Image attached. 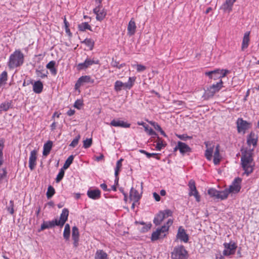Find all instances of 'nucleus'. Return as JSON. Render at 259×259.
Segmentation results:
<instances>
[{"instance_id":"9","label":"nucleus","mask_w":259,"mask_h":259,"mask_svg":"<svg viewBox=\"0 0 259 259\" xmlns=\"http://www.w3.org/2000/svg\"><path fill=\"white\" fill-rule=\"evenodd\" d=\"M99 64V61L98 60H95L94 59H92L88 57L83 63H79L77 65V68L78 70H84L93 64Z\"/></svg>"},{"instance_id":"41","label":"nucleus","mask_w":259,"mask_h":259,"mask_svg":"<svg viewBox=\"0 0 259 259\" xmlns=\"http://www.w3.org/2000/svg\"><path fill=\"white\" fill-rule=\"evenodd\" d=\"M82 43L84 44L89 47L90 50H93L95 44L94 41L91 38H86L82 41Z\"/></svg>"},{"instance_id":"21","label":"nucleus","mask_w":259,"mask_h":259,"mask_svg":"<svg viewBox=\"0 0 259 259\" xmlns=\"http://www.w3.org/2000/svg\"><path fill=\"white\" fill-rule=\"evenodd\" d=\"M55 226H57V219L49 222L44 221L43 223L41 224V227L38 230V231L39 232L41 231L44 230L45 229L52 228L55 227Z\"/></svg>"},{"instance_id":"32","label":"nucleus","mask_w":259,"mask_h":259,"mask_svg":"<svg viewBox=\"0 0 259 259\" xmlns=\"http://www.w3.org/2000/svg\"><path fill=\"white\" fill-rule=\"evenodd\" d=\"M249 32H246L244 35L241 47L242 50H244L248 47L249 42Z\"/></svg>"},{"instance_id":"17","label":"nucleus","mask_w":259,"mask_h":259,"mask_svg":"<svg viewBox=\"0 0 259 259\" xmlns=\"http://www.w3.org/2000/svg\"><path fill=\"white\" fill-rule=\"evenodd\" d=\"M37 151L33 150L31 151L29 158V167L32 170L34 169L36 165Z\"/></svg>"},{"instance_id":"22","label":"nucleus","mask_w":259,"mask_h":259,"mask_svg":"<svg viewBox=\"0 0 259 259\" xmlns=\"http://www.w3.org/2000/svg\"><path fill=\"white\" fill-rule=\"evenodd\" d=\"M79 231L77 227L74 226L72 229V238L73 240L74 246L76 247L78 245Z\"/></svg>"},{"instance_id":"57","label":"nucleus","mask_w":259,"mask_h":259,"mask_svg":"<svg viewBox=\"0 0 259 259\" xmlns=\"http://www.w3.org/2000/svg\"><path fill=\"white\" fill-rule=\"evenodd\" d=\"M111 64H112V66L116 67V68H117L118 69H120V68H122V67H123L124 66H125V64L123 63V64H119V63L116 61H112Z\"/></svg>"},{"instance_id":"36","label":"nucleus","mask_w":259,"mask_h":259,"mask_svg":"<svg viewBox=\"0 0 259 259\" xmlns=\"http://www.w3.org/2000/svg\"><path fill=\"white\" fill-rule=\"evenodd\" d=\"M229 193L227 189H225L223 191H219V195L218 196V199L224 200L226 199L229 195Z\"/></svg>"},{"instance_id":"26","label":"nucleus","mask_w":259,"mask_h":259,"mask_svg":"<svg viewBox=\"0 0 259 259\" xmlns=\"http://www.w3.org/2000/svg\"><path fill=\"white\" fill-rule=\"evenodd\" d=\"M221 159L222 157L220 154V146L217 145L215 147L213 155V161L214 164L215 165H218L219 164Z\"/></svg>"},{"instance_id":"18","label":"nucleus","mask_w":259,"mask_h":259,"mask_svg":"<svg viewBox=\"0 0 259 259\" xmlns=\"http://www.w3.org/2000/svg\"><path fill=\"white\" fill-rule=\"evenodd\" d=\"M258 141V136L254 132H251L247 137V144L248 146L252 145L255 147Z\"/></svg>"},{"instance_id":"34","label":"nucleus","mask_w":259,"mask_h":259,"mask_svg":"<svg viewBox=\"0 0 259 259\" xmlns=\"http://www.w3.org/2000/svg\"><path fill=\"white\" fill-rule=\"evenodd\" d=\"M55 65L56 62L55 61H51L46 65L47 68L50 70L51 74L53 75H56L57 73V69L55 67Z\"/></svg>"},{"instance_id":"49","label":"nucleus","mask_w":259,"mask_h":259,"mask_svg":"<svg viewBox=\"0 0 259 259\" xmlns=\"http://www.w3.org/2000/svg\"><path fill=\"white\" fill-rule=\"evenodd\" d=\"M145 131L150 136H157V134L154 132L153 129L151 128H149L148 125H146L144 126Z\"/></svg>"},{"instance_id":"62","label":"nucleus","mask_w":259,"mask_h":259,"mask_svg":"<svg viewBox=\"0 0 259 259\" xmlns=\"http://www.w3.org/2000/svg\"><path fill=\"white\" fill-rule=\"evenodd\" d=\"M157 155L158 154H156V153H147L146 154V156L148 158H150V157H155L156 159H159V158L157 156Z\"/></svg>"},{"instance_id":"24","label":"nucleus","mask_w":259,"mask_h":259,"mask_svg":"<svg viewBox=\"0 0 259 259\" xmlns=\"http://www.w3.org/2000/svg\"><path fill=\"white\" fill-rule=\"evenodd\" d=\"M178 148L180 153L182 155H184L187 152H191V148L190 147L186 144L180 141L178 142Z\"/></svg>"},{"instance_id":"15","label":"nucleus","mask_w":259,"mask_h":259,"mask_svg":"<svg viewBox=\"0 0 259 259\" xmlns=\"http://www.w3.org/2000/svg\"><path fill=\"white\" fill-rule=\"evenodd\" d=\"M177 238L185 243L189 240L188 235L186 233L185 230L182 227H180L178 230Z\"/></svg>"},{"instance_id":"23","label":"nucleus","mask_w":259,"mask_h":259,"mask_svg":"<svg viewBox=\"0 0 259 259\" xmlns=\"http://www.w3.org/2000/svg\"><path fill=\"white\" fill-rule=\"evenodd\" d=\"M87 195L92 199H98L101 197V191L99 189L89 190L87 192Z\"/></svg>"},{"instance_id":"44","label":"nucleus","mask_w":259,"mask_h":259,"mask_svg":"<svg viewBox=\"0 0 259 259\" xmlns=\"http://www.w3.org/2000/svg\"><path fill=\"white\" fill-rule=\"evenodd\" d=\"M48 74V72L47 70H36V74L38 77H39L41 78H45L47 76V74Z\"/></svg>"},{"instance_id":"16","label":"nucleus","mask_w":259,"mask_h":259,"mask_svg":"<svg viewBox=\"0 0 259 259\" xmlns=\"http://www.w3.org/2000/svg\"><path fill=\"white\" fill-rule=\"evenodd\" d=\"M69 211L67 208H64L60 214L59 220H57V226H63L67 220Z\"/></svg>"},{"instance_id":"43","label":"nucleus","mask_w":259,"mask_h":259,"mask_svg":"<svg viewBox=\"0 0 259 259\" xmlns=\"http://www.w3.org/2000/svg\"><path fill=\"white\" fill-rule=\"evenodd\" d=\"M78 29L80 31H85L86 29L92 30L91 26L88 24L87 22H83L79 24Z\"/></svg>"},{"instance_id":"51","label":"nucleus","mask_w":259,"mask_h":259,"mask_svg":"<svg viewBox=\"0 0 259 259\" xmlns=\"http://www.w3.org/2000/svg\"><path fill=\"white\" fill-rule=\"evenodd\" d=\"M92 144V139H87L86 140L83 141V146L84 148H88L91 147Z\"/></svg>"},{"instance_id":"1","label":"nucleus","mask_w":259,"mask_h":259,"mask_svg":"<svg viewBox=\"0 0 259 259\" xmlns=\"http://www.w3.org/2000/svg\"><path fill=\"white\" fill-rule=\"evenodd\" d=\"M23 62L24 55L20 50H16L10 55L8 65L10 68H14L21 66Z\"/></svg>"},{"instance_id":"4","label":"nucleus","mask_w":259,"mask_h":259,"mask_svg":"<svg viewBox=\"0 0 259 259\" xmlns=\"http://www.w3.org/2000/svg\"><path fill=\"white\" fill-rule=\"evenodd\" d=\"M229 72L228 70L217 69L212 71L205 72V75L208 76L211 79L216 80L218 79H222V78L225 77Z\"/></svg>"},{"instance_id":"56","label":"nucleus","mask_w":259,"mask_h":259,"mask_svg":"<svg viewBox=\"0 0 259 259\" xmlns=\"http://www.w3.org/2000/svg\"><path fill=\"white\" fill-rule=\"evenodd\" d=\"M82 104V101L81 100H77L74 103V107L78 109H80Z\"/></svg>"},{"instance_id":"14","label":"nucleus","mask_w":259,"mask_h":259,"mask_svg":"<svg viewBox=\"0 0 259 259\" xmlns=\"http://www.w3.org/2000/svg\"><path fill=\"white\" fill-rule=\"evenodd\" d=\"M94 82V80L91 78V77L90 76L88 75H85V76H82L81 77H79L77 81V82L75 83V89H77L79 88L80 86L83 85L84 83H93Z\"/></svg>"},{"instance_id":"2","label":"nucleus","mask_w":259,"mask_h":259,"mask_svg":"<svg viewBox=\"0 0 259 259\" xmlns=\"http://www.w3.org/2000/svg\"><path fill=\"white\" fill-rule=\"evenodd\" d=\"M173 221L171 219H168L166 224L162 226L160 228H158L156 231L152 233L151 235V240L156 241L159 239L164 238L167 233L169 227L172 225Z\"/></svg>"},{"instance_id":"39","label":"nucleus","mask_w":259,"mask_h":259,"mask_svg":"<svg viewBox=\"0 0 259 259\" xmlns=\"http://www.w3.org/2000/svg\"><path fill=\"white\" fill-rule=\"evenodd\" d=\"M156 144V148L157 150H160L166 145L165 144L163 143V140L160 139L159 137H157V140L155 142Z\"/></svg>"},{"instance_id":"5","label":"nucleus","mask_w":259,"mask_h":259,"mask_svg":"<svg viewBox=\"0 0 259 259\" xmlns=\"http://www.w3.org/2000/svg\"><path fill=\"white\" fill-rule=\"evenodd\" d=\"M223 82L222 79L216 84L211 85L205 92V95L207 98L212 97L214 95L218 92L223 87Z\"/></svg>"},{"instance_id":"64","label":"nucleus","mask_w":259,"mask_h":259,"mask_svg":"<svg viewBox=\"0 0 259 259\" xmlns=\"http://www.w3.org/2000/svg\"><path fill=\"white\" fill-rule=\"evenodd\" d=\"M153 197L156 201H159L160 200V196L156 192L153 193Z\"/></svg>"},{"instance_id":"6","label":"nucleus","mask_w":259,"mask_h":259,"mask_svg":"<svg viewBox=\"0 0 259 259\" xmlns=\"http://www.w3.org/2000/svg\"><path fill=\"white\" fill-rule=\"evenodd\" d=\"M224 246L225 249L223 254L225 256H229L235 254L237 247L236 243L233 241H230L229 243H224Z\"/></svg>"},{"instance_id":"52","label":"nucleus","mask_w":259,"mask_h":259,"mask_svg":"<svg viewBox=\"0 0 259 259\" xmlns=\"http://www.w3.org/2000/svg\"><path fill=\"white\" fill-rule=\"evenodd\" d=\"M133 66H135L136 67L137 71L138 72H143L145 71L146 69V66L141 64L134 65Z\"/></svg>"},{"instance_id":"13","label":"nucleus","mask_w":259,"mask_h":259,"mask_svg":"<svg viewBox=\"0 0 259 259\" xmlns=\"http://www.w3.org/2000/svg\"><path fill=\"white\" fill-rule=\"evenodd\" d=\"M102 0H95L96 7L94 9V13L96 16H105L106 13L101 5Z\"/></svg>"},{"instance_id":"46","label":"nucleus","mask_w":259,"mask_h":259,"mask_svg":"<svg viewBox=\"0 0 259 259\" xmlns=\"http://www.w3.org/2000/svg\"><path fill=\"white\" fill-rule=\"evenodd\" d=\"M208 194L212 197H213L214 199H218V196L219 195V191L217 190L211 188L208 190Z\"/></svg>"},{"instance_id":"25","label":"nucleus","mask_w":259,"mask_h":259,"mask_svg":"<svg viewBox=\"0 0 259 259\" xmlns=\"http://www.w3.org/2000/svg\"><path fill=\"white\" fill-rule=\"evenodd\" d=\"M141 194H139V192L132 188L131 189L130 197L132 200H133L135 202H138L140 199L141 198Z\"/></svg>"},{"instance_id":"3","label":"nucleus","mask_w":259,"mask_h":259,"mask_svg":"<svg viewBox=\"0 0 259 259\" xmlns=\"http://www.w3.org/2000/svg\"><path fill=\"white\" fill-rule=\"evenodd\" d=\"M171 259H187L188 252L183 245L174 247L171 253Z\"/></svg>"},{"instance_id":"30","label":"nucleus","mask_w":259,"mask_h":259,"mask_svg":"<svg viewBox=\"0 0 259 259\" xmlns=\"http://www.w3.org/2000/svg\"><path fill=\"white\" fill-rule=\"evenodd\" d=\"M164 219H165L164 214H163V212L160 211L155 217L153 220V223L156 226L159 225Z\"/></svg>"},{"instance_id":"12","label":"nucleus","mask_w":259,"mask_h":259,"mask_svg":"<svg viewBox=\"0 0 259 259\" xmlns=\"http://www.w3.org/2000/svg\"><path fill=\"white\" fill-rule=\"evenodd\" d=\"M241 160H245V161H253V149H241Z\"/></svg>"},{"instance_id":"7","label":"nucleus","mask_w":259,"mask_h":259,"mask_svg":"<svg viewBox=\"0 0 259 259\" xmlns=\"http://www.w3.org/2000/svg\"><path fill=\"white\" fill-rule=\"evenodd\" d=\"M241 179L240 178H236L233 181L232 184L229 186V188L227 189L229 194H236L238 193L241 189Z\"/></svg>"},{"instance_id":"28","label":"nucleus","mask_w":259,"mask_h":259,"mask_svg":"<svg viewBox=\"0 0 259 259\" xmlns=\"http://www.w3.org/2000/svg\"><path fill=\"white\" fill-rule=\"evenodd\" d=\"M43 89V84L41 81H35L33 84V91L36 94H40Z\"/></svg>"},{"instance_id":"20","label":"nucleus","mask_w":259,"mask_h":259,"mask_svg":"<svg viewBox=\"0 0 259 259\" xmlns=\"http://www.w3.org/2000/svg\"><path fill=\"white\" fill-rule=\"evenodd\" d=\"M236 0H226L225 2L222 5L221 9L225 12H230L232 11L234 3Z\"/></svg>"},{"instance_id":"58","label":"nucleus","mask_w":259,"mask_h":259,"mask_svg":"<svg viewBox=\"0 0 259 259\" xmlns=\"http://www.w3.org/2000/svg\"><path fill=\"white\" fill-rule=\"evenodd\" d=\"M70 231L64 230L63 237L66 240H68L70 237Z\"/></svg>"},{"instance_id":"19","label":"nucleus","mask_w":259,"mask_h":259,"mask_svg":"<svg viewBox=\"0 0 259 259\" xmlns=\"http://www.w3.org/2000/svg\"><path fill=\"white\" fill-rule=\"evenodd\" d=\"M110 125L114 127H120L123 128H128L131 126V124L121 120L119 119L112 120L110 123Z\"/></svg>"},{"instance_id":"40","label":"nucleus","mask_w":259,"mask_h":259,"mask_svg":"<svg viewBox=\"0 0 259 259\" xmlns=\"http://www.w3.org/2000/svg\"><path fill=\"white\" fill-rule=\"evenodd\" d=\"M11 106V103L9 102H5L0 104V111H7Z\"/></svg>"},{"instance_id":"29","label":"nucleus","mask_w":259,"mask_h":259,"mask_svg":"<svg viewBox=\"0 0 259 259\" xmlns=\"http://www.w3.org/2000/svg\"><path fill=\"white\" fill-rule=\"evenodd\" d=\"M136 29V25L135 21L133 18L129 22L127 26L128 33L130 35H132L135 34Z\"/></svg>"},{"instance_id":"42","label":"nucleus","mask_w":259,"mask_h":259,"mask_svg":"<svg viewBox=\"0 0 259 259\" xmlns=\"http://www.w3.org/2000/svg\"><path fill=\"white\" fill-rule=\"evenodd\" d=\"M5 141L3 139H0V166L3 163V149L4 148Z\"/></svg>"},{"instance_id":"11","label":"nucleus","mask_w":259,"mask_h":259,"mask_svg":"<svg viewBox=\"0 0 259 259\" xmlns=\"http://www.w3.org/2000/svg\"><path fill=\"white\" fill-rule=\"evenodd\" d=\"M189 188V195L190 196H194L197 202L200 201V196L198 194V192L196 189L195 186V183L194 180H191L189 182L188 184Z\"/></svg>"},{"instance_id":"59","label":"nucleus","mask_w":259,"mask_h":259,"mask_svg":"<svg viewBox=\"0 0 259 259\" xmlns=\"http://www.w3.org/2000/svg\"><path fill=\"white\" fill-rule=\"evenodd\" d=\"M161 211L163 212V214L165 215V218H167L168 217L171 216L172 214V211L169 209H165V210H164L163 211Z\"/></svg>"},{"instance_id":"60","label":"nucleus","mask_w":259,"mask_h":259,"mask_svg":"<svg viewBox=\"0 0 259 259\" xmlns=\"http://www.w3.org/2000/svg\"><path fill=\"white\" fill-rule=\"evenodd\" d=\"M151 125L153 126L154 128L157 131H161L162 128H161L160 126L156 122H150Z\"/></svg>"},{"instance_id":"38","label":"nucleus","mask_w":259,"mask_h":259,"mask_svg":"<svg viewBox=\"0 0 259 259\" xmlns=\"http://www.w3.org/2000/svg\"><path fill=\"white\" fill-rule=\"evenodd\" d=\"M214 146L208 148L205 152V156L206 159L208 160H211L212 156V153L213 152Z\"/></svg>"},{"instance_id":"37","label":"nucleus","mask_w":259,"mask_h":259,"mask_svg":"<svg viewBox=\"0 0 259 259\" xmlns=\"http://www.w3.org/2000/svg\"><path fill=\"white\" fill-rule=\"evenodd\" d=\"M135 77H130L128 81L124 83V88L128 90L131 89L134 85L135 81Z\"/></svg>"},{"instance_id":"53","label":"nucleus","mask_w":259,"mask_h":259,"mask_svg":"<svg viewBox=\"0 0 259 259\" xmlns=\"http://www.w3.org/2000/svg\"><path fill=\"white\" fill-rule=\"evenodd\" d=\"M177 137L179 138L180 139L183 140V141H187L188 139H191L192 138V137L189 136L186 134H183V135H176Z\"/></svg>"},{"instance_id":"10","label":"nucleus","mask_w":259,"mask_h":259,"mask_svg":"<svg viewBox=\"0 0 259 259\" xmlns=\"http://www.w3.org/2000/svg\"><path fill=\"white\" fill-rule=\"evenodd\" d=\"M241 164L243 169L244 170V174L247 176L253 172L254 163L253 161L241 160Z\"/></svg>"},{"instance_id":"35","label":"nucleus","mask_w":259,"mask_h":259,"mask_svg":"<svg viewBox=\"0 0 259 259\" xmlns=\"http://www.w3.org/2000/svg\"><path fill=\"white\" fill-rule=\"evenodd\" d=\"M122 90H126L124 88V83L120 80H117L114 84V90L116 92H119Z\"/></svg>"},{"instance_id":"48","label":"nucleus","mask_w":259,"mask_h":259,"mask_svg":"<svg viewBox=\"0 0 259 259\" xmlns=\"http://www.w3.org/2000/svg\"><path fill=\"white\" fill-rule=\"evenodd\" d=\"M64 176V171L62 168H61L60 170V171H59V174H58V175L57 176V177L56 178V182L57 183L60 182L63 179Z\"/></svg>"},{"instance_id":"8","label":"nucleus","mask_w":259,"mask_h":259,"mask_svg":"<svg viewBox=\"0 0 259 259\" xmlns=\"http://www.w3.org/2000/svg\"><path fill=\"white\" fill-rule=\"evenodd\" d=\"M236 124L238 133L243 132L245 133V131L249 129L251 126V123L244 120L241 118H239L237 119Z\"/></svg>"},{"instance_id":"55","label":"nucleus","mask_w":259,"mask_h":259,"mask_svg":"<svg viewBox=\"0 0 259 259\" xmlns=\"http://www.w3.org/2000/svg\"><path fill=\"white\" fill-rule=\"evenodd\" d=\"M7 72L6 71H3L0 76V80L6 83L7 80Z\"/></svg>"},{"instance_id":"54","label":"nucleus","mask_w":259,"mask_h":259,"mask_svg":"<svg viewBox=\"0 0 259 259\" xmlns=\"http://www.w3.org/2000/svg\"><path fill=\"white\" fill-rule=\"evenodd\" d=\"M8 211L11 214H13L14 212V202L13 201H10L9 206L7 208Z\"/></svg>"},{"instance_id":"50","label":"nucleus","mask_w":259,"mask_h":259,"mask_svg":"<svg viewBox=\"0 0 259 259\" xmlns=\"http://www.w3.org/2000/svg\"><path fill=\"white\" fill-rule=\"evenodd\" d=\"M80 138V136L79 135H77L75 138L73 139V140L70 144L69 146L72 147H75L77 146L78 143V141Z\"/></svg>"},{"instance_id":"63","label":"nucleus","mask_w":259,"mask_h":259,"mask_svg":"<svg viewBox=\"0 0 259 259\" xmlns=\"http://www.w3.org/2000/svg\"><path fill=\"white\" fill-rule=\"evenodd\" d=\"M101 188L105 191H110L111 189L107 188V186L106 184L103 183L100 185Z\"/></svg>"},{"instance_id":"61","label":"nucleus","mask_w":259,"mask_h":259,"mask_svg":"<svg viewBox=\"0 0 259 259\" xmlns=\"http://www.w3.org/2000/svg\"><path fill=\"white\" fill-rule=\"evenodd\" d=\"M7 172L5 169L0 170V181L6 176Z\"/></svg>"},{"instance_id":"47","label":"nucleus","mask_w":259,"mask_h":259,"mask_svg":"<svg viewBox=\"0 0 259 259\" xmlns=\"http://www.w3.org/2000/svg\"><path fill=\"white\" fill-rule=\"evenodd\" d=\"M55 193V189L52 186H49L48 188V190L46 194L47 198L48 199L51 198L54 195Z\"/></svg>"},{"instance_id":"45","label":"nucleus","mask_w":259,"mask_h":259,"mask_svg":"<svg viewBox=\"0 0 259 259\" xmlns=\"http://www.w3.org/2000/svg\"><path fill=\"white\" fill-rule=\"evenodd\" d=\"M74 159L73 155H71L69 156L68 158L66 159L64 165H63V168L67 169L68 168L71 164L72 163L73 160Z\"/></svg>"},{"instance_id":"27","label":"nucleus","mask_w":259,"mask_h":259,"mask_svg":"<svg viewBox=\"0 0 259 259\" xmlns=\"http://www.w3.org/2000/svg\"><path fill=\"white\" fill-rule=\"evenodd\" d=\"M53 146V142L51 141H48L45 143L43 147L42 154L45 156L48 155L52 149Z\"/></svg>"},{"instance_id":"31","label":"nucleus","mask_w":259,"mask_h":259,"mask_svg":"<svg viewBox=\"0 0 259 259\" xmlns=\"http://www.w3.org/2000/svg\"><path fill=\"white\" fill-rule=\"evenodd\" d=\"M95 259H109L108 254L102 249H98L95 254Z\"/></svg>"},{"instance_id":"33","label":"nucleus","mask_w":259,"mask_h":259,"mask_svg":"<svg viewBox=\"0 0 259 259\" xmlns=\"http://www.w3.org/2000/svg\"><path fill=\"white\" fill-rule=\"evenodd\" d=\"M123 161L122 158H120L116 162V167L115 168V182L118 184L119 178L118 177L120 169L122 166V161Z\"/></svg>"}]
</instances>
